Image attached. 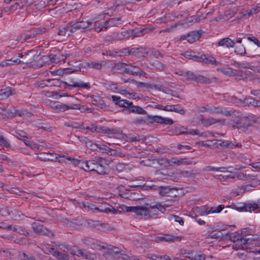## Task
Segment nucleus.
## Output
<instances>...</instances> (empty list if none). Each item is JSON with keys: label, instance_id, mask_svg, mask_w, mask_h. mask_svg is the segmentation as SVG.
<instances>
[{"label": "nucleus", "instance_id": "obj_57", "mask_svg": "<svg viewBox=\"0 0 260 260\" xmlns=\"http://www.w3.org/2000/svg\"><path fill=\"white\" fill-rule=\"evenodd\" d=\"M110 88L111 90H113L114 91H116V90L118 89V88L116 84H112L111 85H110Z\"/></svg>", "mask_w": 260, "mask_h": 260}, {"label": "nucleus", "instance_id": "obj_34", "mask_svg": "<svg viewBox=\"0 0 260 260\" xmlns=\"http://www.w3.org/2000/svg\"><path fill=\"white\" fill-rule=\"evenodd\" d=\"M260 12V7H257V8H253L250 10H248L246 11V13H245L244 15L245 16H247L248 17L256 13Z\"/></svg>", "mask_w": 260, "mask_h": 260}, {"label": "nucleus", "instance_id": "obj_23", "mask_svg": "<svg viewBox=\"0 0 260 260\" xmlns=\"http://www.w3.org/2000/svg\"><path fill=\"white\" fill-rule=\"evenodd\" d=\"M155 241L156 242L166 241L170 242L174 241V237L171 235H164L157 236L155 238Z\"/></svg>", "mask_w": 260, "mask_h": 260}, {"label": "nucleus", "instance_id": "obj_38", "mask_svg": "<svg viewBox=\"0 0 260 260\" xmlns=\"http://www.w3.org/2000/svg\"><path fill=\"white\" fill-rule=\"evenodd\" d=\"M0 146L6 148L9 147V144L7 140L1 135H0Z\"/></svg>", "mask_w": 260, "mask_h": 260}, {"label": "nucleus", "instance_id": "obj_16", "mask_svg": "<svg viewBox=\"0 0 260 260\" xmlns=\"http://www.w3.org/2000/svg\"><path fill=\"white\" fill-rule=\"evenodd\" d=\"M56 107L60 110L65 111L70 109L80 110V105L79 104H72L70 105H66L64 104H58Z\"/></svg>", "mask_w": 260, "mask_h": 260}, {"label": "nucleus", "instance_id": "obj_13", "mask_svg": "<svg viewBox=\"0 0 260 260\" xmlns=\"http://www.w3.org/2000/svg\"><path fill=\"white\" fill-rule=\"evenodd\" d=\"M200 34L197 31H192L189 33L186 36H182L181 40H186L190 43H192L198 40L200 38Z\"/></svg>", "mask_w": 260, "mask_h": 260}, {"label": "nucleus", "instance_id": "obj_59", "mask_svg": "<svg viewBox=\"0 0 260 260\" xmlns=\"http://www.w3.org/2000/svg\"><path fill=\"white\" fill-rule=\"evenodd\" d=\"M27 55H28V53H27L26 52L22 53L19 54L18 57L19 58H23V57H25Z\"/></svg>", "mask_w": 260, "mask_h": 260}, {"label": "nucleus", "instance_id": "obj_31", "mask_svg": "<svg viewBox=\"0 0 260 260\" xmlns=\"http://www.w3.org/2000/svg\"><path fill=\"white\" fill-rule=\"evenodd\" d=\"M129 110L139 114H145L146 113V112L142 108L138 106H132Z\"/></svg>", "mask_w": 260, "mask_h": 260}, {"label": "nucleus", "instance_id": "obj_26", "mask_svg": "<svg viewBox=\"0 0 260 260\" xmlns=\"http://www.w3.org/2000/svg\"><path fill=\"white\" fill-rule=\"evenodd\" d=\"M147 257L152 260H166V258H168V256L166 255H159L152 253L147 254Z\"/></svg>", "mask_w": 260, "mask_h": 260}, {"label": "nucleus", "instance_id": "obj_46", "mask_svg": "<svg viewBox=\"0 0 260 260\" xmlns=\"http://www.w3.org/2000/svg\"><path fill=\"white\" fill-rule=\"evenodd\" d=\"M172 219H174L175 221L178 222L180 225H183L184 221L181 217L176 215H174L172 217Z\"/></svg>", "mask_w": 260, "mask_h": 260}, {"label": "nucleus", "instance_id": "obj_30", "mask_svg": "<svg viewBox=\"0 0 260 260\" xmlns=\"http://www.w3.org/2000/svg\"><path fill=\"white\" fill-rule=\"evenodd\" d=\"M243 236H242L241 234L238 232H235L232 233L230 236V240L234 243L235 242L238 241L239 239L243 238Z\"/></svg>", "mask_w": 260, "mask_h": 260}, {"label": "nucleus", "instance_id": "obj_32", "mask_svg": "<svg viewBox=\"0 0 260 260\" xmlns=\"http://www.w3.org/2000/svg\"><path fill=\"white\" fill-rule=\"evenodd\" d=\"M167 163L172 166L173 165H180L183 162L182 159H178L176 158H172L171 159H167Z\"/></svg>", "mask_w": 260, "mask_h": 260}, {"label": "nucleus", "instance_id": "obj_21", "mask_svg": "<svg viewBox=\"0 0 260 260\" xmlns=\"http://www.w3.org/2000/svg\"><path fill=\"white\" fill-rule=\"evenodd\" d=\"M126 70L128 73L133 75H142L143 74V72L140 69L135 66H129Z\"/></svg>", "mask_w": 260, "mask_h": 260}, {"label": "nucleus", "instance_id": "obj_10", "mask_svg": "<svg viewBox=\"0 0 260 260\" xmlns=\"http://www.w3.org/2000/svg\"><path fill=\"white\" fill-rule=\"evenodd\" d=\"M258 205L256 203L252 204H244L240 205V206L237 207V210L239 211L242 212H251L255 211L258 209Z\"/></svg>", "mask_w": 260, "mask_h": 260}, {"label": "nucleus", "instance_id": "obj_25", "mask_svg": "<svg viewBox=\"0 0 260 260\" xmlns=\"http://www.w3.org/2000/svg\"><path fill=\"white\" fill-rule=\"evenodd\" d=\"M21 61L16 57H13L11 59L6 60L2 62V66L11 65L14 64H19Z\"/></svg>", "mask_w": 260, "mask_h": 260}, {"label": "nucleus", "instance_id": "obj_8", "mask_svg": "<svg viewBox=\"0 0 260 260\" xmlns=\"http://www.w3.org/2000/svg\"><path fill=\"white\" fill-rule=\"evenodd\" d=\"M197 60L211 64L218 65L221 64L220 62L217 61L214 57L208 54L202 55Z\"/></svg>", "mask_w": 260, "mask_h": 260}, {"label": "nucleus", "instance_id": "obj_1", "mask_svg": "<svg viewBox=\"0 0 260 260\" xmlns=\"http://www.w3.org/2000/svg\"><path fill=\"white\" fill-rule=\"evenodd\" d=\"M260 245V236L246 235L243 238L233 243L232 247L235 250L248 249L252 246H259Z\"/></svg>", "mask_w": 260, "mask_h": 260}, {"label": "nucleus", "instance_id": "obj_48", "mask_svg": "<svg viewBox=\"0 0 260 260\" xmlns=\"http://www.w3.org/2000/svg\"><path fill=\"white\" fill-rule=\"evenodd\" d=\"M83 205L84 208H88L91 210H93V209H95V208H97L94 205H93L92 204H90L89 203H84V204H83Z\"/></svg>", "mask_w": 260, "mask_h": 260}, {"label": "nucleus", "instance_id": "obj_7", "mask_svg": "<svg viewBox=\"0 0 260 260\" xmlns=\"http://www.w3.org/2000/svg\"><path fill=\"white\" fill-rule=\"evenodd\" d=\"M121 20L119 18H114L109 19L107 21H106L104 26L99 25L98 27H95V30L97 31H100L104 30V28L105 29H107L108 27H112L115 26H119L121 24Z\"/></svg>", "mask_w": 260, "mask_h": 260}, {"label": "nucleus", "instance_id": "obj_18", "mask_svg": "<svg viewBox=\"0 0 260 260\" xmlns=\"http://www.w3.org/2000/svg\"><path fill=\"white\" fill-rule=\"evenodd\" d=\"M178 133L179 134H187L191 135H199L200 133L195 129H187L184 126L178 128Z\"/></svg>", "mask_w": 260, "mask_h": 260}, {"label": "nucleus", "instance_id": "obj_19", "mask_svg": "<svg viewBox=\"0 0 260 260\" xmlns=\"http://www.w3.org/2000/svg\"><path fill=\"white\" fill-rule=\"evenodd\" d=\"M177 74L180 76H183L187 80H195L196 77L194 75L189 71H179Z\"/></svg>", "mask_w": 260, "mask_h": 260}, {"label": "nucleus", "instance_id": "obj_53", "mask_svg": "<svg viewBox=\"0 0 260 260\" xmlns=\"http://www.w3.org/2000/svg\"><path fill=\"white\" fill-rule=\"evenodd\" d=\"M216 172H228V171L227 170V168L224 167H218L217 168V169H216Z\"/></svg>", "mask_w": 260, "mask_h": 260}, {"label": "nucleus", "instance_id": "obj_17", "mask_svg": "<svg viewBox=\"0 0 260 260\" xmlns=\"http://www.w3.org/2000/svg\"><path fill=\"white\" fill-rule=\"evenodd\" d=\"M235 42L231 39L227 38L221 40L218 43V46L226 47L228 48L233 47Z\"/></svg>", "mask_w": 260, "mask_h": 260}, {"label": "nucleus", "instance_id": "obj_5", "mask_svg": "<svg viewBox=\"0 0 260 260\" xmlns=\"http://www.w3.org/2000/svg\"><path fill=\"white\" fill-rule=\"evenodd\" d=\"M78 165L86 172L94 171L96 169H102V166L99 165L95 160H84L77 161Z\"/></svg>", "mask_w": 260, "mask_h": 260}, {"label": "nucleus", "instance_id": "obj_50", "mask_svg": "<svg viewBox=\"0 0 260 260\" xmlns=\"http://www.w3.org/2000/svg\"><path fill=\"white\" fill-rule=\"evenodd\" d=\"M36 223H34L32 224V228L37 232L41 233L42 230V226L39 225V226H35Z\"/></svg>", "mask_w": 260, "mask_h": 260}, {"label": "nucleus", "instance_id": "obj_3", "mask_svg": "<svg viewBox=\"0 0 260 260\" xmlns=\"http://www.w3.org/2000/svg\"><path fill=\"white\" fill-rule=\"evenodd\" d=\"M223 207L220 205L217 207H213L207 206H203L201 207H195L192 208V214L194 216H202L208 215L210 214L218 213H220Z\"/></svg>", "mask_w": 260, "mask_h": 260}, {"label": "nucleus", "instance_id": "obj_45", "mask_svg": "<svg viewBox=\"0 0 260 260\" xmlns=\"http://www.w3.org/2000/svg\"><path fill=\"white\" fill-rule=\"evenodd\" d=\"M242 189L241 188H238L236 189L235 190H233L231 192V195L233 197H236L242 193Z\"/></svg>", "mask_w": 260, "mask_h": 260}, {"label": "nucleus", "instance_id": "obj_43", "mask_svg": "<svg viewBox=\"0 0 260 260\" xmlns=\"http://www.w3.org/2000/svg\"><path fill=\"white\" fill-rule=\"evenodd\" d=\"M57 54H51L49 55V58L52 62L57 63L60 61V58L58 57Z\"/></svg>", "mask_w": 260, "mask_h": 260}, {"label": "nucleus", "instance_id": "obj_56", "mask_svg": "<svg viewBox=\"0 0 260 260\" xmlns=\"http://www.w3.org/2000/svg\"><path fill=\"white\" fill-rule=\"evenodd\" d=\"M251 165L254 168H260V162L253 163Z\"/></svg>", "mask_w": 260, "mask_h": 260}, {"label": "nucleus", "instance_id": "obj_4", "mask_svg": "<svg viewBox=\"0 0 260 260\" xmlns=\"http://www.w3.org/2000/svg\"><path fill=\"white\" fill-rule=\"evenodd\" d=\"M65 249L71 254L81 256L87 260H94L97 258L96 255L90 253L84 249H79L75 246L72 247H64L63 251H65Z\"/></svg>", "mask_w": 260, "mask_h": 260}, {"label": "nucleus", "instance_id": "obj_14", "mask_svg": "<svg viewBox=\"0 0 260 260\" xmlns=\"http://www.w3.org/2000/svg\"><path fill=\"white\" fill-rule=\"evenodd\" d=\"M57 161L60 163L64 164H76L77 163L78 160L71 158L70 157L65 155H59L58 154V158Z\"/></svg>", "mask_w": 260, "mask_h": 260}, {"label": "nucleus", "instance_id": "obj_41", "mask_svg": "<svg viewBox=\"0 0 260 260\" xmlns=\"http://www.w3.org/2000/svg\"><path fill=\"white\" fill-rule=\"evenodd\" d=\"M46 158L51 161H57L58 154L56 153H50L47 154V157Z\"/></svg>", "mask_w": 260, "mask_h": 260}, {"label": "nucleus", "instance_id": "obj_62", "mask_svg": "<svg viewBox=\"0 0 260 260\" xmlns=\"http://www.w3.org/2000/svg\"><path fill=\"white\" fill-rule=\"evenodd\" d=\"M166 260H184V259H181V258H179L178 257H175V258H173V259H171L168 256V258H166Z\"/></svg>", "mask_w": 260, "mask_h": 260}, {"label": "nucleus", "instance_id": "obj_20", "mask_svg": "<svg viewBox=\"0 0 260 260\" xmlns=\"http://www.w3.org/2000/svg\"><path fill=\"white\" fill-rule=\"evenodd\" d=\"M49 251L50 253H52L53 255L58 258L59 259H69L68 256L66 255L64 253H62L57 251H54V249L52 248H50L49 250Z\"/></svg>", "mask_w": 260, "mask_h": 260}, {"label": "nucleus", "instance_id": "obj_28", "mask_svg": "<svg viewBox=\"0 0 260 260\" xmlns=\"http://www.w3.org/2000/svg\"><path fill=\"white\" fill-rule=\"evenodd\" d=\"M173 202L172 201H168L164 203L163 204L158 203L159 208L158 209H159L160 212L164 213L167 208H169L173 205Z\"/></svg>", "mask_w": 260, "mask_h": 260}, {"label": "nucleus", "instance_id": "obj_61", "mask_svg": "<svg viewBox=\"0 0 260 260\" xmlns=\"http://www.w3.org/2000/svg\"><path fill=\"white\" fill-rule=\"evenodd\" d=\"M104 16L103 15H100L98 18H96L95 19V21H100V20H102L103 19H104Z\"/></svg>", "mask_w": 260, "mask_h": 260}, {"label": "nucleus", "instance_id": "obj_6", "mask_svg": "<svg viewBox=\"0 0 260 260\" xmlns=\"http://www.w3.org/2000/svg\"><path fill=\"white\" fill-rule=\"evenodd\" d=\"M126 211L134 212L137 215L141 216L148 217L149 215L148 207H127Z\"/></svg>", "mask_w": 260, "mask_h": 260}, {"label": "nucleus", "instance_id": "obj_63", "mask_svg": "<svg viewBox=\"0 0 260 260\" xmlns=\"http://www.w3.org/2000/svg\"><path fill=\"white\" fill-rule=\"evenodd\" d=\"M158 108L159 109H160V110H162L166 111V106L159 105V106H158Z\"/></svg>", "mask_w": 260, "mask_h": 260}, {"label": "nucleus", "instance_id": "obj_51", "mask_svg": "<svg viewBox=\"0 0 260 260\" xmlns=\"http://www.w3.org/2000/svg\"><path fill=\"white\" fill-rule=\"evenodd\" d=\"M248 39L257 46L260 47V42L257 39L255 38H249Z\"/></svg>", "mask_w": 260, "mask_h": 260}, {"label": "nucleus", "instance_id": "obj_15", "mask_svg": "<svg viewBox=\"0 0 260 260\" xmlns=\"http://www.w3.org/2000/svg\"><path fill=\"white\" fill-rule=\"evenodd\" d=\"M174 191V189H172L168 186L159 187V193L161 196L172 197Z\"/></svg>", "mask_w": 260, "mask_h": 260}, {"label": "nucleus", "instance_id": "obj_24", "mask_svg": "<svg viewBox=\"0 0 260 260\" xmlns=\"http://www.w3.org/2000/svg\"><path fill=\"white\" fill-rule=\"evenodd\" d=\"M154 121L159 123H165L166 124H172L173 123V121L172 119L159 116H155Z\"/></svg>", "mask_w": 260, "mask_h": 260}, {"label": "nucleus", "instance_id": "obj_35", "mask_svg": "<svg viewBox=\"0 0 260 260\" xmlns=\"http://www.w3.org/2000/svg\"><path fill=\"white\" fill-rule=\"evenodd\" d=\"M235 51L238 54L242 55L245 53V49L242 44H239L236 47Z\"/></svg>", "mask_w": 260, "mask_h": 260}, {"label": "nucleus", "instance_id": "obj_44", "mask_svg": "<svg viewBox=\"0 0 260 260\" xmlns=\"http://www.w3.org/2000/svg\"><path fill=\"white\" fill-rule=\"evenodd\" d=\"M89 67L96 69H100L101 68L102 64L101 63L98 62H91L90 63H88Z\"/></svg>", "mask_w": 260, "mask_h": 260}, {"label": "nucleus", "instance_id": "obj_9", "mask_svg": "<svg viewBox=\"0 0 260 260\" xmlns=\"http://www.w3.org/2000/svg\"><path fill=\"white\" fill-rule=\"evenodd\" d=\"M95 210L102 212H112L114 214H117L119 212V210L114 209L112 206L107 204H102L98 208H95Z\"/></svg>", "mask_w": 260, "mask_h": 260}, {"label": "nucleus", "instance_id": "obj_39", "mask_svg": "<svg viewBox=\"0 0 260 260\" xmlns=\"http://www.w3.org/2000/svg\"><path fill=\"white\" fill-rule=\"evenodd\" d=\"M73 86L81 87L85 88H88L89 87V85L88 83H83L82 82H75L73 83Z\"/></svg>", "mask_w": 260, "mask_h": 260}, {"label": "nucleus", "instance_id": "obj_27", "mask_svg": "<svg viewBox=\"0 0 260 260\" xmlns=\"http://www.w3.org/2000/svg\"><path fill=\"white\" fill-rule=\"evenodd\" d=\"M226 234V233L223 234L221 231H217L215 233L210 235V238L215 239L216 241H220L223 239L224 236Z\"/></svg>", "mask_w": 260, "mask_h": 260}, {"label": "nucleus", "instance_id": "obj_54", "mask_svg": "<svg viewBox=\"0 0 260 260\" xmlns=\"http://www.w3.org/2000/svg\"><path fill=\"white\" fill-rule=\"evenodd\" d=\"M216 169H217L216 167L208 166L205 168L204 170L206 171H216Z\"/></svg>", "mask_w": 260, "mask_h": 260}, {"label": "nucleus", "instance_id": "obj_64", "mask_svg": "<svg viewBox=\"0 0 260 260\" xmlns=\"http://www.w3.org/2000/svg\"><path fill=\"white\" fill-rule=\"evenodd\" d=\"M249 252H252V253H255V254H259V253H260V249L259 250H253V251L250 250Z\"/></svg>", "mask_w": 260, "mask_h": 260}, {"label": "nucleus", "instance_id": "obj_29", "mask_svg": "<svg viewBox=\"0 0 260 260\" xmlns=\"http://www.w3.org/2000/svg\"><path fill=\"white\" fill-rule=\"evenodd\" d=\"M1 95L2 98H6L12 94V91L11 88L7 87L1 90Z\"/></svg>", "mask_w": 260, "mask_h": 260}, {"label": "nucleus", "instance_id": "obj_58", "mask_svg": "<svg viewBox=\"0 0 260 260\" xmlns=\"http://www.w3.org/2000/svg\"><path fill=\"white\" fill-rule=\"evenodd\" d=\"M173 106L168 105L166 106V111L172 112Z\"/></svg>", "mask_w": 260, "mask_h": 260}, {"label": "nucleus", "instance_id": "obj_55", "mask_svg": "<svg viewBox=\"0 0 260 260\" xmlns=\"http://www.w3.org/2000/svg\"><path fill=\"white\" fill-rule=\"evenodd\" d=\"M119 92L120 94L124 95H129L130 94V92L125 89L121 90Z\"/></svg>", "mask_w": 260, "mask_h": 260}, {"label": "nucleus", "instance_id": "obj_52", "mask_svg": "<svg viewBox=\"0 0 260 260\" xmlns=\"http://www.w3.org/2000/svg\"><path fill=\"white\" fill-rule=\"evenodd\" d=\"M94 171H96L98 174L102 175L106 173L104 167L102 166V169L99 168L98 169H96Z\"/></svg>", "mask_w": 260, "mask_h": 260}, {"label": "nucleus", "instance_id": "obj_47", "mask_svg": "<svg viewBox=\"0 0 260 260\" xmlns=\"http://www.w3.org/2000/svg\"><path fill=\"white\" fill-rule=\"evenodd\" d=\"M186 256L191 259H196L197 252L192 251L190 253H188L187 255H186Z\"/></svg>", "mask_w": 260, "mask_h": 260}, {"label": "nucleus", "instance_id": "obj_42", "mask_svg": "<svg viewBox=\"0 0 260 260\" xmlns=\"http://www.w3.org/2000/svg\"><path fill=\"white\" fill-rule=\"evenodd\" d=\"M197 258L196 260H209L210 257H206L201 252H197Z\"/></svg>", "mask_w": 260, "mask_h": 260}, {"label": "nucleus", "instance_id": "obj_2", "mask_svg": "<svg viewBox=\"0 0 260 260\" xmlns=\"http://www.w3.org/2000/svg\"><path fill=\"white\" fill-rule=\"evenodd\" d=\"M103 255L107 260H139L136 256L129 257L115 247L104 249Z\"/></svg>", "mask_w": 260, "mask_h": 260}, {"label": "nucleus", "instance_id": "obj_49", "mask_svg": "<svg viewBox=\"0 0 260 260\" xmlns=\"http://www.w3.org/2000/svg\"><path fill=\"white\" fill-rule=\"evenodd\" d=\"M19 256L21 260H29L28 256L24 253H19Z\"/></svg>", "mask_w": 260, "mask_h": 260}, {"label": "nucleus", "instance_id": "obj_37", "mask_svg": "<svg viewBox=\"0 0 260 260\" xmlns=\"http://www.w3.org/2000/svg\"><path fill=\"white\" fill-rule=\"evenodd\" d=\"M172 112L178 113L181 115H184L185 113L183 108L179 105L173 106Z\"/></svg>", "mask_w": 260, "mask_h": 260}, {"label": "nucleus", "instance_id": "obj_12", "mask_svg": "<svg viewBox=\"0 0 260 260\" xmlns=\"http://www.w3.org/2000/svg\"><path fill=\"white\" fill-rule=\"evenodd\" d=\"M86 146L87 147H90V149L91 150H96L97 149H99L100 151L103 152H106L109 153V150L110 149L108 148L105 144H102L100 143H92L91 142H88L86 143Z\"/></svg>", "mask_w": 260, "mask_h": 260}, {"label": "nucleus", "instance_id": "obj_60", "mask_svg": "<svg viewBox=\"0 0 260 260\" xmlns=\"http://www.w3.org/2000/svg\"><path fill=\"white\" fill-rule=\"evenodd\" d=\"M197 221L200 225H204L205 224V222L202 219L198 220Z\"/></svg>", "mask_w": 260, "mask_h": 260}, {"label": "nucleus", "instance_id": "obj_11", "mask_svg": "<svg viewBox=\"0 0 260 260\" xmlns=\"http://www.w3.org/2000/svg\"><path fill=\"white\" fill-rule=\"evenodd\" d=\"M112 100L115 102V104L121 107H127L132 105V102L126 100H121L119 96L112 95Z\"/></svg>", "mask_w": 260, "mask_h": 260}, {"label": "nucleus", "instance_id": "obj_36", "mask_svg": "<svg viewBox=\"0 0 260 260\" xmlns=\"http://www.w3.org/2000/svg\"><path fill=\"white\" fill-rule=\"evenodd\" d=\"M185 57L189 58V59H193L195 58V59L197 60V59H198L199 57H197L195 53L191 51H187L184 53L183 54Z\"/></svg>", "mask_w": 260, "mask_h": 260}, {"label": "nucleus", "instance_id": "obj_40", "mask_svg": "<svg viewBox=\"0 0 260 260\" xmlns=\"http://www.w3.org/2000/svg\"><path fill=\"white\" fill-rule=\"evenodd\" d=\"M235 177V175L233 174H230L225 176L220 175L218 176V179L221 181H224L228 178L234 179Z\"/></svg>", "mask_w": 260, "mask_h": 260}, {"label": "nucleus", "instance_id": "obj_33", "mask_svg": "<svg viewBox=\"0 0 260 260\" xmlns=\"http://www.w3.org/2000/svg\"><path fill=\"white\" fill-rule=\"evenodd\" d=\"M217 71L224 74L232 75L234 74L233 71L230 68H217Z\"/></svg>", "mask_w": 260, "mask_h": 260}, {"label": "nucleus", "instance_id": "obj_22", "mask_svg": "<svg viewBox=\"0 0 260 260\" xmlns=\"http://www.w3.org/2000/svg\"><path fill=\"white\" fill-rule=\"evenodd\" d=\"M158 204H156L155 205L153 206H150L148 207L149 209V215L148 217H155L156 216L159 212H160L159 209H158Z\"/></svg>", "mask_w": 260, "mask_h": 260}]
</instances>
